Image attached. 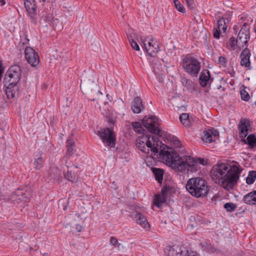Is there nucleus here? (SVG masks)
<instances>
[{"instance_id":"nucleus-11","label":"nucleus","mask_w":256,"mask_h":256,"mask_svg":"<svg viewBox=\"0 0 256 256\" xmlns=\"http://www.w3.org/2000/svg\"><path fill=\"white\" fill-rule=\"evenodd\" d=\"M152 146L148 148V149L150 148V150L154 154V155H156V154L158 153L160 151L159 155L160 156V152L163 150L165 151H171L172 152H176L172 148H169L167 146L162 144L161 142H160L158 140V138H157L152 136ZM160 158H162L160 156Z\"/></svg>"},{"instance_id":"nucleus-26","label":"nucleus","mask_w":256,"mask_h":256,"mask_svg":"<svg viewBox=\"0 0 256 256\" xmlns=\"http://www.w3.org/2000/svg\"><path fill=\"white\" fill-rule=\"evenodd\" d=\"M202 244V246L207 250L210 252L216 254H223V252L220 248L215 247L210 242H206Z\"/></svg>"},{"instance_id":"nucleus-49","label":"nucleus","mask_w":256,"mask_h":256,"mask_svg":"<svg viewBox=\"0 0 256 256\" xmlns=\"http://www.w3.org/2000/svg\"><path fill=\"white\" fill-rule=\"evenodd\" d=\"M210 130V134H212V136H213L214 138H216L218 136L219 132L217 130L214 128H212L211 130Z\"/></svg>"},{"instance_id":"nucleus-5","label":"nucleus","mask_w":256,"mask_h":256,"mask_svg":"<svg viewBox=\"0 0 256 256\" xmlns=\"http://www.w3.org/2000/svg\"><path fill=\"white\" fill-rule=\"evenodd\" d=\"M22 74V70L20 66L15 64L11 66L6 73L3 81L4 86L10 82L18 84Z\"/></svg>"},{"instance_id":"nucleus-18","label":"nucleus","mask_w":256,"mask_h":256,"mask_svg":"<svg viewBox=\"0 0 256 256\" xmlns=\"http://www.w3.org/2000/svg\"><path fill=\"white\" fill-rule=\"evenodd\" d=\"M45 159L42 156V154L38 152L34 154L32 166L36 170H40L44 166Z\"/></svg>"},{"instance_id":"nucleus-25","label":"nucleus","mask_w":256,"mask_h":256,"mask_svg":"<svg viewBox=\"0 0 256 256\" xmlns=\"http://www.w3.org/2000/svg\"><path fill=\"white\" fill-rule=\"evenodd\" d=\"M243 202L248 204H256V190L246 194L243 197Z\"/></svg>"},{"instance_id":"nucleus-33","label":"nucleus","mask_w":256,"mask_h":256,"mask_svg":"<svg viewBox=\"0 0 256 256\" xmlns=\"http://www.w3.org/2000/svg\"><path fill=\"white\" fill-rule=\"evenodd\" d=\"M142 134H143L138 137L141 139V140L144 141L148 148H150L152 146V140H150V134H146L144 132H143Z\"/></svg>"},{"instance_id":"nucleus-40","label":"nucleus","mask_w":256,"mask_h":256,"mask_svg":"<svg viewBox=\"0 0 256 256\" xmlns=\"http://www.w3.org/2000/svg\"><path fill=\"white\" fill-rule=\"evenodd\" d=\"M128 40L132 48L136 50H140V47L138 43L134 40L131 35H128Z\"/></svg>"},{"instance_id":"nucleus-22","label":"nucleus","mask_w":256,"mask_h":256,"mask_svg":"<svg viewBox=\"0 0 256 256\" xmlns=\"http://www.w3.org/2000/svg\"><path fill=\"white\" fill-rule=\"evenodd\" d=\"M134 217L137 224L140 225L142 228L146 230L150 228V224H148L146 216L144 215L136 212Z\"/></svg>"},{"instance_id":"nucleus-17","label":"nucleus","mask_w":256,"mask_h":256,"mask_svg":"<svg viewBox=\"0 0 256 256\" xmlns=\"http://www.w3.org/2000/svg\"><path fill=\"white\" fill-rule=\"evenodd\" d=\"M48 178L52 182L59 184L62 178L60 170L56 166H50L48 172Z\"/></svg>"},{"instance_id":"nucleus-27","label":"nucleus","mask_w":256,"mask_h":256,"mask_svg":"<svg viewBox=\"0 0 256 256\" xmlns=\"http://www.w3.org/2000/svg\"><path fill=\"white\" fill-rule=\"evenodd\" d=\"M152 171L154 175L156 180L160 184H162L163 180L164 171L162 169L154 168H152Z\"/></svg>"},{"instance_id":"nucleus-19","label":"nucleus","mask_w":256,"mask_h":256,"mask_svg":"<svg viewBox=\"0 0 256 256\" xmlns=\"http://www.w3.org/2000/svg\"><path fill=\"white\" fill-rule=\"evenodd\" d=\"M251 54L250 50L246 48L241 52L240 54V65L242 66L248 68L250 65V60Z\"/></svg>"},{"instance_id":"nucleus-30","label":"nucleus","mask_w":256,"mask_h":256,"mask_svg":"<svg viewBox=\"0 0 256 256\" xmlns=\"http://www.w3.org/2000/svg\"><path fill=\"white\" fill-rule=\"evenodd\" d=\"M136 146L142 152H144V153H149V149L148 148H146L145 146L146 144L144 143V141L141 140V139L138 137V138H136Z\"/></svg>"},{"instance_id":"nucleus-9","label":"nucleus","mask_w":256,"mask_h":256,"mask_svg":"<svg viewBox=\"0 0 256 256\" xmlns=\"http://www.w3.org/2000/svg\"><path fill=\"white\" fill-rule=\"evenodd\" d=\"M250 26L244 22L241 28L237 37L238 48H242L244 46H246L250 40Z\"/></svg>"},{"instance_id":"nucleus-32","label":"nucleus","mask_w":256,"mask_h":256,"mask_svg":"<svg viewBox=\"0 0 256 256\" xmlns=\"http://www.w3.org/2000/svg\"><path fill=\"white\" fill-rule=\"evenodd\" d=\"M166 196L162 194H156L155 196L154 204L160 208L162 204L165 202Z\"/></svg>"},{"instance_id":"nucleus-51","label":"nucleus","mask_w":256,"mask_h":256,"mask_svg":"<svg viewBox=\"0 0 256 256\" xmlns=\"http://www.w3.org/2000/svg\"><path fill=\"white\" fill-rule=\"evenodd\" d=\"M220 31L221 30H219L217 28H214V36L216 38H219Z\"/></svg>"},{"instance_id":"nucleus-35","label":"nucleus","mask_w":256,"mask_h":256,"mask_svg":"<svg viewBox=\"0 0 256 256\" xmlns=\"http://www.w3.org/2000/svg\"><path fill=\"white\" fill-rule=\"evenodd\" d=\"M132 126L134 130L138 133L142 134L143 132L146 133V130L142 128L141 124L139 122H132Z\"/></svg>"},{"instance_id":"nucleus-28","label":"nucleus","mask_w":256,"mask_h":256,"mask_svg":"<svg viewBox=\"0 0 256 256\" xmlns=\"http://www.w3.org/2000/svg\"><path fill=\"white\" fill-rule=\"evenodd\" d=\"M182 83L183 86L186 87L188 90L192 92L194 90L196 84L190 80L184 77L182 79Z\"/></svg>"},{"instance_id":"nucleus-21","label":"nucleus","mask_w":256,"mask_h":256,"mask_svg":"<svg viewBox=\"0 0 256 256\" xmlns=\"http://www.w3.org/2000/svg\"><path fill=\"white\" fill-rule=\"evenodd\" d=\"M210 79V72L208 70H203L200 74V84L202 88L206 87Z\"/></svg>"},{"instance_id":"nucleus-4","label":"nucleus","mask_w":256,"mask_h":256,"mask_svg":"<svg viewBox=\"0 0 256 256\" xmlns=\"http://www.w3.org/2000/svg\"><path fill=\"white\" fill-rule=\"evenodd\" d=\"M184 70L192 76L196 77L200 70V62L192 56H186L181 62Z\"/></svg>"},{"instance_id":"nucleus-37","label":"nucleus","mask_w":256,"mask_h":256,"mask_svg":"<svg viewBox=\"0 0 256 256\" xmlns=\"http://www.w3.org/2000/svg\"><path fill=\"white\" fill-rule=\"evenodd\" d=\"M218 28L219 30H223L224 32L227 28V26L226 24L225 19L223 18H220L218 20Z\"/></svg>"},{"instance_id":"nucleus-46","label":"nucleus","mask_w":256,"mask_h":256,"mask_svg":"<svg viewBox=\"0 0 256 256\" xmlns=\"http://www.w3.org/2000/svg\"><path fill=\"white\" fill-rule=\"evenodd\" d=\"M110 243L112 245L118 248V250H120V244H118V240L114 237H111L110 239Z\"/></svg>"},{"instance_id":"nucleus-47","label":"nucleus","mask_w":256,"mask_h":256,"mask_svg":"<svg viewBox=\"0 0 256 256\" xmlns=\"http://www.w3.org/2000/svg\"><path fill=\"white\" fill-rule=\"evenodd\" d=\"M218 62L224 66L226 67V60L225 57L220 56L218 58Z\"/></svg>"},{"instance_id":"nucleus-29","label":"nucleus","mask_w":256,"mask_h":256,"mask_svg":"<svg viewBox=\"0 0 256 256\" xmlns=\"http://www.w3.org/2000/svg\"><path fill=\"white\" fill-rule=\"evenodd\" d=\"M180 122L185 127H188L190 126V121L189 118V114L187 113H183L180 116Z\"/></svg>"},{"instance_id":"nucleus-48","label":"nucleus","mask_w":256,"mask_h":256,"mask_svg":"<svg viewBox=\"0 0 256 256\" xmlns=\"http://www.w3.org/2000/svg\"><path fill=\"white\" fill-rule=\"evenodd\" d=\"M188 7L190 9H192L194 6L195 4L194 3V0H185Z\"/></svg>"},{"instance_id":"nucleus-34","label":"nucleus","mask_w":256,"mask_h":256,"mask_svg":"<svg viewBox=\"0 0 256 256\" xmlns=\"http://www.w3.org/2000/svg\"><path fill=\"white\" fill-rule=\"evenodd\" d=\"M74 142L71 140H66L67 150L66 154H74L76 152V150L73 148Z\"/></svg>"},{"instance_id":"nucleus-23","label":"nucleus","mask_w":256,"mask_h":256,"mask_svg":"<svg viewBox=\"0 0 256 256\" xmlns=\"http://www.w3.org/2000/svg\"><path fill=\"white\" fill-rule=\"evenodd\" d=\"M142 102V100L139 96L134 99L131 108L134 114H139L144 108Z\"/></svg>"},{"instance_id":"nucleus-52","label":"nucleus","mask_w":256,"mask_h":256,"mask_svg":"<svg viewBox=\"0 0 256 256\" xmlns=\"http://www.w3.org/2000/svg\"><path fill=\"white\" fill-rule=\"evenodd\" d=\"M76 228L78 232H80L82 230V226L80 224H76Z\"/></svg>"},{"instance_id":"nucleus-24","label":"nucleus","mask_w":256,"mask_h":256,"mask_svg":"<svg viewBox=\"0 0 256 256\" xmlns=\"http://www.w3.org/2000/svg\"><path fill=\"white\" fill-rule=\"evenodd\" d=\"M74 169H68L66 174H64V176L68 180L72 182H76L78 179V171L75 172Z\"/></svg>"},{"instance_id":"nucleus-3","label":"nucleus","mask_w":256,"mask_h":256,"mask_svg":"<svg viewBox=\"0 0 256 256\" xmlns=\"http://www.w3.org/2000/svg\"><path fill=\"white\" fill-rule=\"evenodd\" d=\"M186 188L192 196L196 198L204 196L208 192L206 182L200 177L190 178L186 184Z\"/></svg>"},{"instance_id":"nucleus-38","label":"nucleus","mask_w":256,"mask_h":256,"mask_svg":"<svg viewBox=\"0 0 256 256\" xmlns=\"http://www.w3.org/2000/svg\"><path fill=\"white\" fill-rule=\"evenodd\" d=\"M204 134L202 138V140L206 142H211L213 141L212 134H210V130L204 131Z\"/></svg>"},{"instance_id":"nucleus-14","label":"nucleus","mask_w":256,"mask_h":256,"mask_svg":"<svg viewBox=\"0 0 256 256\" xmlns=\"http://www.w3.org/2000/svg\"><path fill=\"white\" fill-rule=\"evenodd\" d=\"M142 46L144 48L145 51L148 54L149 56L152 57H154L158 52L159 51L158 45L156 43H153V40L151 39L148 42V46H146V40H142Z\"/></svg>"},{"instance_id":"nucleus-1","label":"nucleus","mask_w":256,"mask_h":256,"mask_svg":"<svg viewBox=\"0 0 256 256\" xmlns=\"http://www.w3.org/2000/svg\"><path fill=\"white\" fill-rule=\"evenodd\" d=\"M242 170L238 162L232 165L220 163L212 166L210 175L216 183H222L224 188L228 186L232 188L238 180Z\"/></svg>"},{"instance_id":"nucleus-2","label":"nucleus","mask_w":256,"mask_h":256,"mask_svg":"<svg viewBox=\"0 0 256 256\" xmlns=\"http://www.w3.org/2000/svg\"><path fill=\"white\" fill-rule=\"evenodd\" d=\"M160 156L162 160L170 164L176 171L180 172H184L187 170L188 172L192 173L196 172L199 168L198 162L190 156H180L176 152L163 150L160 152Z\"/></svg>"},{"instance_id":"nucleus-7","label":"nucleus","mask_w":256,"mask_h":256,"mask_svg":"<svg viewBox=\"0 0 256 256\" xmlns=\"http://www.w3.org/2000/svg\"><path fill=\"white\" fill-rule=\"evenodd\" d=\"M97 134L106 146H108L110 148L115 147L116 137L112 130L108 128H102L98 132Z\"/></svg>"},{"instance_id":"nucleus-39","label":"nucleus","mask_w":256,"mask_h":256,"mask_svg":"<svg viewBox=\"0 0 256 256\" xmlns=\"http://www.w3.org/2000/svg\"><path fill=\"white\" fill-rule=\"evenodd\" d=\"M173 2L178 12L182 13H184L186 12V10L184 6L180 2L179 0H173Z\"/></svg>"},{"instance_id":"nucleus-41","label":"nucleus","mask_w":256,"mask_h":256,"mask_svg":"<svg viewBox=\"0 0 256 256\" xmlns=\"http://www.w3.org/2000/svg\"><path fill=\"white\" fill-rule=\"evenodd\" d=\"M228 44L230 46L233 50H234L236 48V46L238 48V39L235 40L234 38L232 36L231 37L228 42Z\"/></svg>"},{"instance_id":"nucleus-10","label":"nucleus","mask_w":256,"mask_h":256,"mask_svg":"<svg viewBox=\"0 0 256 256\" xmlns=\"http://www.w3.org/2000/svg\"><path fill=\"white\" fill-rule=\"evenodd\" d=\"M168 256H196V252L188 250L182 246L174 245L170 247Z\"/></svg>"},{"instance_id":"nucleus-53","label":"nucleus","mask_w":256,"mask_h":256,"mask_svg":"<svg viewBox=\"0 0 256 256\" xmlns=\"http://www.w3.org/2000/svg\"><path fill=\"white\" fill-rule=\"evenodd\" d=\"M152 72L154 74H156L158 72L156 71V68L155 66L153 64H152Z\"/></svg>"},{"instance_id":"nucleus-15","label":"nucleus","mask_w":256,"mask_h":256,"mask_svg":"<svg viewBox=\"0 0 256 256\" xmlns=\"http://www.w3.org/2000/svg\"><path fill=\"white\" fill-rule=\"evenodd\" d=\"M76 154H66V156L63 158L62 162L64 163L66 168H69L77 169L78 166L76 162Z\"/></svg>"},{"instance_id":"nucleus-8","label":"nucleus","mask_w":256,"mask_h":256,"mask_svg":"<svg viewBox=\"0 0 256 256\" xmlns=\"http://www.w3.org/2000/svg\"><path fill=\"white\" fill-rule=\"evenodd\" d=\"M32 193L30 188L28 186L24 188H18L15 192L12 194V198L13 200L24 203L29 201L32 196Z\"/></svg>"},{"instance_id":"nucleus-36","label":"nucleus","mask_w":256,"mask_h":256,"mask_svg":"<svg viewBox=\"0 0 256 256\" xmlns=\"http://www.w3.org/2000/svg\"><path fill=\"white\" fill-rule=\"evenodd\" d=\"M246 140L248 141V144L250 147L253 148L256 146V136L254 134H250L249 135Z\"/></svg>"},{"instance_id":"nucleus-6","label":"nucleus","mask_w":256,"mask_h":256,"mask_svg":"<svg viewBox=\"0 0 256 256\" xmlns=\"http://www.w3.org/2000/svg\"><path fill=\"white\" fill-rule=\"evenodd\" d=\"M143 126L152 134L158 136H162V132L159 128V122L158 118L153 116H146L142 120Z\"/></svg>"},{"instance_id":"nucleus-13","label":"nucleus","mask_w":256,"mask_h":256,"mask_svg":"<svg viewBox=\"0 0 256 256\" xmlns=\"http://www.w3.org/2000/svg\"><path fill=\"white\" fill-rule=\"evenodd\" d=\"M25 58L32 66H36L40 62L38 54L32 48L26 47L24 50Z\"/></svg>"},{"instance_id":"nucleus-54","label":"nucleus","mask_w":256,"mask_h":256,"mask_svg":"<svg viewBox=\"0 0 256 256\" xmlns=\"http://www.w3.org/2000/svg\"><path fill=\"white\" fill-rule=\"evenodd\" d=\"M196 161L198 162V163H200V164H203V162H204V160H203V159H202V158H198V159L197 160H196Z\"/></svg>"},{"instance_id":"nucleus-45","label":"nucleus","mask_w":256,"mask_h":256,"mask_svg":"<svg viewBox=\"0 0 256 256\" xmlns=\"http://www.w3.org/2000/svg\"><path fill=\"white\" fill-rule=\"evenodd\" d=\"M154 158V156H147L145 159V162L146 164V166H153L154 163L155 162Z\"/></svg>"},{"instance_id":"nucleus-55","label":"nucleus","mask_w":256,"mask_h":256,"mask_svg":"<svg viewBox=\"0 0 256 256\" xmlns=\"http://www.w3.org/2000/svg\"><path fill=\"white\" fill-rule=\"evenodd\" d=\"M0 4L1 6H4L6 2L4 0H0Z\"/></svg>"},{"instance_id":"nucleus-16","label":"nucleus","mask_w":256,"mask_h":256,"mask_svg":"<svg viewBox=\"0 0 256 256\" xmlns=\"http://www.w3.org/2000/svg\"><path fill=\"white\" fill-rule=\"evenodd\" d=\"M6 87V94L8 98L10 99L14 98L16 94H18V84L12 83V82H8Z\"/></svg>"},{"instance_id":"nucleus-42","label":"nucleus","mask_w":256,"mask_h":256,"mask_svg":"<svg viewBox=\"0 0 256 256\" xmlns=\"http://www.w3.org/2000/svg\"><path fill=\"white\" fill-rule=\"evenodd\" d=\"M224 208L229 212H232L236 209V205L232 202H228L224 204Z\"/></svg>"},{"instance_id":"nucleus-31","label":"nucleus","mask_w":256,"mask_h":256,"mask_svg":"<svg viewBox=\"0 0 256 256\" xmlns=\"http://www.w3.org/2000/svg\"><path fill=\"white\" fill-rule=\"evenodd\" d=\"M256 178V171H250L248 173V176L246 178V182L248 184H252Z\"/></svg>"},{"instance_id":"nucleus-43","label":"nucleus","mask_w":256,"mask_h":256,"mask_svg":"<svg viewBox=\"0 0 256 256\" xmlns=\"http://www.w3.org/2000/svg\"><path fill=\"white\" fill-rule=\"evenodd\" d=\"M240 95L241 98L243 100L248 101L250 100V96L248 92H246L245 90H240Z\"/></svg>"},{"instance_id":"nucleus-56","label":"nucleus","mask_w":256,"mask_h":256,"mask_svg":"<svg viewBox=\"0 0 256 256\" xmlns=\"http://www.w3.org/2000/svg\"><path fill=\"white\" fill-rule=\"evenodd\" d=\"M40 2H44L46 0H40Z\"/></svg>"},{"instance_id":"nucleus-50","label":"nucleus","mask_w":256,"mask_h":256,"mask_svg":"<svg viewBox=\"0 0 256 256\" xmlns=\"http://www.w3.org/2000/svg\"><path fill=\"white\" fill-rule=\"evenodd\" d=\"M169 188H170V187L167 186L166 185H165L164 186L161 190L162 195H163L166 196V194L168 192Z\"/></svg>"},{"instance_id":"nucleus-20","label":"nucleus","mask_w":256,"mask_h":256,"mask_svg":"<svg viewBox=\"0 0 256 256\" xmlns=\"http://www.w3.org/2000/svg\"><path fill=\"white\" fill-rule=\"evenodd\" d=\"M250 126V124L249 120L246 119H242L240 120L238 124V129L240 130V135L242 138H245L248 134V130Z\"/></svg>"},{"instance_id":"nucleus-12","label":"nucleus","mask_w":256,"mask_h":256,"mask_svg":"<svg viewBox=\"0 0 256 256\" xmlns=\"http://www.w3.org/2000/svg\"><path fill=\"white\" fill-rule=\"evenodd\" d=\"M24 6L30 17L32 22L36 24L38 16L36 12V6L34 0H26Z\"/></svg>"},{"instance_id":"nucleus-44","label":"nucleus","mask_w":256,"mask_h":256,"mask_svg":"<svg viewBox=\"0 0 256 256\" xmlns=\"http://www.w3.org/2000/svg\"><path fill=\"white\" fill-rule=\"evenodd\" d=\"M170 141L173 143L174 146L176 148H179L181 146L180 140L176 136H172L170 138Z\"/></svg>"}]
</instances>
